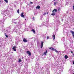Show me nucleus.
I'll list each match as a JSON object with an SVG mask.
<instances>
[{"instance_id": "f257e3e1", "label": "nucleus", "mask_w": 74, "mask_h": 74, "mask_svg": "<svg viewBox=\"0 0 74 74\" xmlns=\"http://www.w3.org/2000/svg\"><path fill=\"white\" fill-rule=\"evenodd\" d=\"M49 49H51L52 51H55L56 52H57V53H58V51L56 49H55L53 48H52V47H50L49 48Z\"/></svg>"}, {"instance_id": "f03ea898", "label": "nucleus", "mask_w": 74, "mask_h": 74, "mask_svg": "<svg viewBox=\"0 0 74 74\" xmlns=\"http://www.w3.org/2000/svg\"><path fill=\"white\" fill-rule=\"evenodd\" d=\"M27 53L28 54L29 56H31V52L29 51H27Z\"/></svg>"}, {"instance_id": "7ed1b4c3", "label": "nucleus", "mask_w": 74, "mask_h": 74, "mask_svg": "<svg viewBox=\"0 0 74 74\" xmlns=\"http://www.w3.org/2000/svg\"><path fill=\"white\" fill-rule=\"evenodd\" d=\"M70 32H71V33L72 34V36L74 38V31L71 30V31Z\"/></svg>"}, {"instance_id": "20e7f679", "label": "nucleus", "mask_w": 74, "mask_h": 74, "mask_svg": "<svg viewBox=\"0 0 74 74\" xmlns=\"http://www.w3.org/2000/svg\"><path fill=\"white\" fill-rule=\"evenodd\" d=\"M57 12V9H54L52 11V12H53V13H55V12Z\"/></svg>"}, {"instance_id": "39448f33", "label": "nucleus", "mask_w": 74, "mask_h": 74, "mask_svg": "<svg viewBox=\"0 0 74 74\" xmlns=\"http://www.w3.org/2000/svg\"><path fill=\"white\" fill-rule=\"evenodd\" d=\"M48 53V51L47 50H46L45 52H44L43 54H42V55H47V54Z\"/></svg>"}, {"instance_id": "423d86ee", "label": "nucleus", "mask_w": 74, "mask_h": 74, "mask_svg": "<svg viewBox=\"0 0 74 74\" xmlns=\"http://www.w3.org/2000/svg\"><path fill=\"white\" fill-rule=\"evenodd\" d=\"M23 41L24 42H27V39H26L24 38L23 39Z\"/></svg>"}, {"instance_id": "0eeeda50", "label": "nucleus", "mask_w": 74, "mask_h": 74, "mask_svg": "<svg viewBox=\"0 0 74 74\" xmlns=\"http://www.w3.org/2000/svg\"><path fill=\"white\" fill-rule=\"evenodd\" d=\"M23 12L21 13V16L22 17V18H25V15H23Z\"/></svg>"}, {"instance_id": "6e6552de", "label": "nucleus", "mask_w": 74, "mask_h": 74, "mask_svg": "<svg viewBox=\"0 0 74 74\" xmlns=\"http://www.w3.org/2000/svg\"><path fill=\"white\" fill-rule=\"evenodd\" d=\"M43 44H44V42L42 41L41 42V47H40L41 48H42V47H43Z\"/></svg>"}, {"instance_id": "1a4fd4ad", "label": "nucleus", "mask_w": 74, "mask_h": 74, "mask_svg": "<svg viewBox=\"0 0 74 74\" xmlns=\"http://www.w3.org/2000/svg\"><path fill=\"white\" fill-rule=\"evenodd\" d=\"M36 9H40V6L39 5L37 6V7H36Z\"/></svg>"}, {"instance_id": "9d476101", "label": "nucleus", "mask_w": 74, "mask_h": 74, "mask_svg": "<svg viewBox=\"0 0 74 74\" xmlns=\"http://www.w3.org/2000/svg\"><path fill=\"white\" fill-rule=\"evenodd\" d=\"M53 40H55V35L54 34H53Z\"/></svg>"}, {"instance_id": "9b49d317", "label": "nucleus", "mask_w": 74, "mask_h": 74, "mask_svg": "<svg viewBox=\"0 0 74 74\" xmlns=\"http://www.w3.org/2000/svg\"><path fill=\"white\" fill-rule=\"evenodd\" d=\"M65 59H67V58H68V56H67L66 55L65 56Z\"/></svg>"}, {"instance_id": "f8f14e48", "label": "nucleus", "mask_w": 74, "mask_h": 74, "mask_svg": "<svg viewBox=\"0 0 74 74\" xmlns=\"http://www.w3.org/2000/svg\"><path fill=\"white\" fill-rule=\"evenodd\" d=\"M22 62V60L21 59L19 58L18 59V62L19 63H20V62Z\"/></svg>"}, {"instance_id": "ddd939ff", "label": "nucleus", "mask_w": 74, "mask_h": 74, "mask_svg": "<svg viewBox=\"0 0 74 74\" xmlns=\"http://www.w3.org/2000/svg\"><path fill=\"white\" fill-rule=\"evenodd\" d=\"M31 31H33V32L34 33V34H35V30H34V29H32L31 30Z\"/></svg>"}, {"instance_id": "4468645a", "label": "nucleus", "mask_w": 74, "mask_h": 74, "mask_svg": "<svg viewBox=\"0 0 74 74\" xmlns=\"http://www.w3.org/2000/svg\"><path fill=\"white\" fill-rule=\"evenodd\" d=\"M58 3V2H55L54 3V5L56 6V4H57V3Z\"/></svg>"}, {"instance_id": "2eb2a0df", "label": "nucleus", "mask_w": 74, "mask_h": 74, "mask_svg": "<svg viewBox=\"0 0 74 74\" xmlns=\"http://www.w3.org/2000/svg\"><path fill=\"white\" fill-rule=\"evenodd\" d=\"M55 15V13H52L51 14V15H53V16H54Z\"/></svg>"}, {"instance_id": "dca6fc26", "label": "nucleus", "mask_w": 74, "mask_h": 74, "mask_svg": "<svg viewBox=\"0 0 74 74\" xmlns=\"http://www.w3.org/2000/svg\"><path fill=\"white\" fill-rule=\"evenodd\" d=\"M6 2V3H8V0H4Z\"/></svg>"}, {"instance_id": "f3484780", "label": "nucleus", "mask_w": 74, "mask_h": 74, "mask_svg": "<svg viewBox=\"0 0 74 74\" xmlns=\"http://www.w3.org/2000/svg\"><path fill=\"white\" fill-rule=\"evenodd\" d=\"M17 12L18 14H19V9H18L17 10Z\"/></svg>"}, {"instance_id": "a211bd4d", "label": "nucleus", "mask_w": 74, "mask_h": 74, "mask_svg": "<svg viewBox=\"0 0 74 74\" xmlns=\"http://www.w3.org/2000/svg\"><path fill=\"white\" fill-rule=\"evenodd\" d=\"M15 48H16V46H14V47L12 48V49H15Z\"/></svg>"}, {"instance_id": "6ab92c4d", "label": "nucleus", "mask_w": 74, "mask_h": 74, "mask_svg": "<svg viewBox=\"0 0 74 74\" xmlns=\"http://www.w3.org/2000/svg\"><path fill=\"white\" fill-rule=\"evenodd\" d=\"M5 36L7 38H8V36L7 35H5Z\"/></svg>"}, {"instance_id": "aec40b11", "label": "nucleus", "mask_w": 74, "mask_h": 74, "mask_svg": "<svg viewBox=\"0 0 74 74\" xmlns=\"http://www.w3.org/2000/svg\"><path fill=\"white\" fill-rule=\"evenodd\" d=\"M60 8L59 7L58 8V11H60Z\"/></svg>"}, {"instance_id": "412c9836", "label": "nucleus", "mask_w": 74, "mask_h": 74, "mask_svg": "<svg viewBox=\"0 0 74 74\" xmlns=\"http://www.w3.org/2000/svg\"><path fill=\"white\" fill-rule=\"evenodd\" d=\"M49 39V36H48L47 37V40H48Z\"/></svg>"}, {"instance_id": "4be33fe9", "label": "nucleus", "mask_w": 74, "mask_h": 74, "mask_svg": "<svg viewBox=\"0 0 74 74\" xmlns=\"http://www.w3.org/2000/svg\"><path fill=\"white\" fill-rule=\"evenodd\" d=\"M14 51H16V49H13Z\"/></svg>"}, {"instance_id": "5701e85b", "label": "nucleus", "mask_w": 74, "mask_h": 74, "mask_svg": "<svg viewBox=\"0 0 74 74\" xmlns=\"http://www.w3.org/2000/svg\"><path fill=\"white\" fill-rule=\"evenodd\" d=\"M73 10H74V4L73 5Z\"/></svg>"}, {"instance_id": "b1692460", "label": "nucleus", "mask_w": 74, "mask_h": 74, "mask_svg": "<svg viewBox=\"0 0 74 74\" xmlns=\"http://www.w3.org/2000/svg\"><path fill=\"white\" fill-rule=\"evenodd\" d=\"M46 13H44V16H45V15H46Z\"/></svg>"}, {"instance_id": "393cba45", "label": "nucleus", "mask_w": 74, "mask_h": 74, "mask_svg": "<svg viewBox=\"0 0 74 74\" xmlns=\"http://www.w3.org/2000/svg\"><path fill=\"white\" fill-rule=\"evenodd\" d=\"M71 53H73V52L71 51Z\"/></svg>"}, {"instance_id": "a878e982", "label": "nucleus", "mask_w": 74, "mask_h": 74, "mask_svg": "<svg viewBox=\"0 0 74 74\" xmlns=\"http://www.w3.org/2000/svg\"><path fill=\"white\" fill-rule=\"evenodd\" d=\"M30 3L31 4H32V3H33V2H30Z\"/></svg>"}, {"instance_id": "bb28decb", "label": "nucleus", "mask_w": 74, "mask_h": 74, "mask_svg": "<svg viewBox=\"0 0 74 74\" xmlns=\"http://www.w3.org/2000/svg\"><path fill=\"white\" fill-rule=\"evenodd\" d=\"M33 19H34V17H33Z\"/></svg>"}, {"instance_id": "cd10ccee", "label": "nucleus", "mask_w": 74, "mask_h": 74, "mask_svg": "<svg viewBox=\"0 0 74 74\" xmlns=\"http://www.w3.org/2000/svg\"><path fill=\"white\" fill-rule=\"evenodd\" d=\"M73 64H74V61L73 62Z\"/></svg>"}, {"instance_id": "c85d7f7f", "label": "nucleus", "mask_w": 74, "mask_h": 74, "mask_svg": "<svg viewBox=\"0 0 74 74\" xmlns=\"http://www.w3.org/2000/svg\"><path fill=\"white\" fill-rule=\"evenodd\" d=\"M47 14H48V12H47Z\"/></svg>"}, {"instance_id": "c756f323", "label": "nucleus", "mask_w": 74, "mask_h": 74, "mask_svg": "<svg viewBox=\"0 0 74 74\" xmlns=\"http://www.w3.org/2000/svg\"><path fill=\"white\" fill-rule=\"evenodd\" d=\"M13 53V52H12V53Z\"/></svg>"}, {"instance_id": "7c9ffc66", "label": "nucleus", "mask_w": 74, "mask_h": 74, "mask_svg": "<svg viewBox=\"0 0 74 74\" xmlns=\"http://www.w3.org/2000/svg\"><path fill=\"white\" fill-rule=\"evenodd\" d=\"M54 0V1H55V0Z\"/></svg>"}, {"instance_id": "2f4dec72", "label": "nucleus", "mask_w": 74, "mask_h": 74, "mask_svg": "<svg viewBox=\"0 0 74 74\" xmlns=\"http://www.w3.org/2000/svg\"><path fill=\"white\" fill-rule=\"evenodd\" d=\"M22 59H23V58H22Z\"/></svg>"}, {"instance_id": "473e14b6", "label": "nucleus", "mask_w": 74, "mask_h": 74, "mask_svg": "<svg viewBox=\"0 0 74 74\" xmlns=\"http://www.w3.org/2000/svg\"><path fill=\"white\" fill-rule=\"evenodd\" d=\"M73 74H74V73H73Z\"/></svg>"}, {"instance_id": "72a5a7b5", "label": "nucleus", "mask_w": 74, "mask_h": 74, "mask_svg": "<svg viewBox=\"0 0 74 74\" xmlns=\"http://www.w3.org/2000/svg\"><path fill=\"white\" fill-rule=\"evenodd\" d=\"M63 20H62V21H63Z\"/></svg>"}, {"instance_id": "f704fd0d", "label": "nucleus", "mask_w": 74, "mask_h": 74, "mask_svg": "<svg viewBox=\"0 0 74 74\" xmlns=\"http://www.w3.org/2000/svg\"><path fill=\"white\" fill-rule=\"evenodd\" d=\"M63 20H62V21H63Z\"/></svg>"}, {"instance_id": "c9c22d12", "label": "nucleus", "mask_w": 74, "mask_h": 74, "mask_svg": "<svg viewBox=\"0 0 74 74\" xmlns=\"http://www.w3.org/2000/svg\"><path fill=\"white\" fill-rule=\"evenodd\" d=\"M36 1H37V0H36Z\"/></svg>"}]
</instances>
